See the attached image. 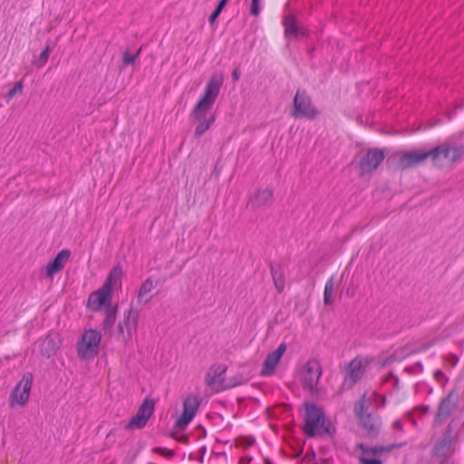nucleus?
Here are the masks:
<instances>
[{"label":"nucleus","instance_id":"1","mask_svg":"<svg viewBox=\"0 0 464 464\" xmlns=\"http://www.w3.org/2000/svg\"><path fill=\"white\" fill-rule=\"evenodd\" d=\"M224 82V77L221 72L211 74L205 90L198 102L194 106L190 118L198 121L194 131V137H201L215 122L216 115L211 113V109L219 94Z\"/></svg>","mask_w":464,"mask_h":464},{"label":"nucleus","instance_id":"2","mask_svg":"<svg viewBox=\"0 0 464 464\" xmlns=\"http://www.w3.org/2000/svg\"><path fill=\"white\" fill-rule=\"evenodd\" d=\"M303 408L304 410L303 416L304 424L302 427V430L308 438L316 436L333 437L335 434V427L321 408L313 402H305Z\"/></svg>","mask_w":464,"mask_h":464},{"label":"nucleus","instance_id":"3","mask_svg":"<svg viewBox=\"0 0 464 464\" xmlns=\"http://www.w3.org/2000/svg\"><path fill=\"white\" fill-rule=\"evenodd\" d=\"M353 411L365 436L371 440L376 439L381 431L382 420L378 416L367 412L363 398L354 403Z\"/></svg>","mask_w":464,"mask_h":464},{"label":"nucleus","instance_id":"4","mask_svg":"<svg viewBox=\"0 0 464 464\" xmlns=\"http://www.w3.org/2000/svg\"><path fill=\"white\" fill-rule=\"evenodd\" d=\"M320 114V111L314 106L312 98L305 90H297L294 100L291 116L295 119L314 120Z\"/></svg>","mask_w":464,"mask_h":464},{"label":"nucleus","instance_id":"5","mask_svg":"<svg viewBox=\"0 0 464 464\" xmlns=\"http://www.w3.org/2000/svg\"><path fill=\"white\" fill-rule=\"evenodd\" d=\"M431 159V150L401 151L388 158L387 163L394 165L396 169L405 170L415 167L427 160Z\"/></svg>","mask_w":464,"mask_h":464},{"label":"nucleus","instance_id":"6","mask_svg":"<svg viewBox=\"0 0 464 464\" xmlns=\"http://www.w3.org/2000/svg\"><path fill=\"white\" fill-rule=\"evenodd\" d=\"M140 312L132 305L124 312L123 318L117 326V339L128 344L137 331Z\"/></svg>","mask_w":464,"mask_h":464},{"label":"nucleus","instance_id":"7","mask_svg":"<svg viewBox=\"0 0 464 464\" xmlns=\"http://www.w3.org/2000/svg\"><path fill=\"white\" fill-rule=\"evenodd\" d=\"M102 335L94 329L84 332L77 343V353L81 359H91L98 354Z\"/></svg>","mask_w":464,"mask_h":464},{"label":"nucleus","instance_id":"8","mask_svg":"<svg viewBox=\"0 0 464 464\" xmlns=\"http://www.w3.org/2000/svg\"><path fill=\"white\" fill-rule=\"evenodd\" d=\"M33 374L25 372L20 382L16 384L10 394V405L14 407L15 404L24 406L30 397V392L33 384Z\"/></svg>","mask_w":464,"mask_h":464},{"label":"nucleus","instance_id":"9","mask_svg":"<svg viewBox=\"0 0 464 464\" xmlns=\"http://www.w3.org/2000/svg\"><path fill=\"white\" fill-rule=\"evenodd\" d=\"M431 160L435 165H440L442 160L451 162L459 160L464 153V143L459 146H450L446 143L431 149Z\"/></svg>","mask_w":464,"mask_h":464},{"label":"nucleus","instance_id":"10","mask_svg":"<svg viewBox=\"0 0 464 464\" xmlns=\"http://www.w3.org/2000/svg\"><path fill=\"white\" fill-rule=\"evenodd\" d=\"M154 412V401L146 398L139 407L136 414L132 416L130 421L125 425L126 430L142 429L148 423L150 416Z\"/></svg>","mask_w":464,"mask_h":464},{"label":"nucleus","instance_id":"11","mask_svg":"<svg viewBox=\"0 0 464 464\" xmlns=\"http://www.w3.org/2000/svg\"><path fill=\"white\" fill-rule=\"evenodd\" d=\"M322 375V366L318 360L311 359L306 362L302 372V381L304 388L309 391L316 389Z\"/></svg>","mask_w":464,"mask_h":464},{"label":"nucleus","instance_id":"12","mask_svg":"<svg viewBox=\"0 0 464 464\" xmlns=\"http://www.w3.org/2000/svg\"><path fill=\"white\" fill-rule=\"evenodd\" d=\"M385 158L384 150L381 149H370L361 158L359 168L362 174L371 173L375 170Z\"/></svg>","mask_w":464,"mask_h":464},{"label":"nucleus","instance_id":"13","mask_svg":"<svg viewBox=\"0 0 464 464\" xmlns=\"http://www.w3.org/2000/svg\"><path fill=\"white\" fill-rule=\"evenodd\" d=\"M459 396L455 391H450L447 396L441 399L435 415V422L442 424L450 416L458 403Z\"/></svg>","mask_w":464,"mask_h":464},{"label":"nucleus","instance_id":"14","mask_svg":"<svg viewBox=\"0 0 464 464\" xmlns=\"http://www.w3.org/2000/svg\"><path fill=\"white\" fill-rule=\"evenodd\" d=\"M199 406L196 396H188L183 401V412L181 417L176 421L175 427L184 429L193 420Z\"/></svg>","mask_w":464,"mask_h":464},{"label":"nucleus","instance_id":"15","mask_svg":"<svg viewBox=\"0 0 464 464\" xmlns=\"http://www.w3.org/2000/svg\"><path fill=\"white\" fill-rule=\"evenodd\" d=\"M111 295L109 286L102 285L89 296L87 306L92 311H99L104 305H111Z\"/></svg>","mask_w":464,"mask_h":464},{"label":"nucleus","instance_id":"16","mask_svg":"<svg viewBox=\"0 0 464 464\" xmlns=\"http://www.w3.org/2000/svg\"><path fill=\"white\" fill-rule=\"evenodd\" d=\"M283 24L285 27V37L287 39H299L308 34L304 27L299 26L297 19L293 14L285 15Z\"/></svg>","mask_w":464,"mask_h":464},{"label":"nucleus","instance_id":"17","mask_svg":"<svg viewBox=\"0 0 464 464\" xmlns=\"http://www.w3.org/2000/svg\"><path fill=\"white\" fill-rule=\"evenodd\" d=\"M286 350V344L282 343L272 353H268L263 362V368L260 374L262 376H270L273 374L278 362Z\"/></svg>","mask_w":464,"mask_h":464},{"label":"nucleus","instance_id":"18","mask_svg":"<svg viewBox=\"0 0 464 464\" xmlns=\"http://www.w3.org/2000/svg\"><path fill=\"white\" fill-rule=\"evenodd\" d=\"M70 256L71 251L69 249L61 250L55 257L47 264L45 276L47 277H53L54 274L62 271L65 263L69 260Z\"/></svg>","mask_w":464,"mask_h":464},{"label":"nucleus","instance_id":"19","mask_svg":"<svg viewBox=\"0 0 464 464\" xmlns=\"http://www.w3.org/2000/svg\"><path fill=\"white\" fill-rule=\"evenodd\" d=\"M406 445V442L393 443L389 446H374L369 447L363 443H357L355 450H360L363 455H380L383 452H390L394 449Z\"/></svg>","mask_w":464,"mask_h":464},{"label":"nucleus","instance_id":"20","mask_svg":"<svg viewBox=\"0 0 464 464\" xmlns=\"http://www.w3.org/2000/svg\"><path fill=\"white\" fill-rule=\"evenodd\" d=\"M274 285L278 293H282L285 285V269L281 263L271 262L269 264Z\"/></svg>","mask_w":464,"mask_h":464},{"label":"nucleus","instance_id":"21","mask_svg":"<svg viewBox=\"0 0 464 464\" xmlns=\"http://www.w3.org/2000/svg\"><path fill=\"white\" fill-rule=\"evenodd\" d=\"M273 201V191L269 188L258 189L250 198V204L253 208H259Z\"/></svg>","mask_w":464,"mask_h":464},{"label":"nucleus","instance_id":"22","mask_svg":"<svg viewBox=\"0 0 464 464\" xmlns=\"http://www.w3.org/2000/svg\"><path fill=\"white\" fill-rule=\"evenodd\" d=\"M364 370L362 361L357 358L352 360L348 365V372L345 377V382H350L351 384L356 383L363 375Z\"/></svg>","mask_w":464,"mask_h":464},{"label":"nucleus","instance_id":"23","mask_svg":"<svg viewBox=\"0 0 464 464\" xmlns=\"http://www.w3.org/2000/svg\"><path fill=\"white\" fill-rule=\"evenodd\" d=\"M59 348L56 337L53 334H47L40 343V353L43 356L50 358Z\"/></svg>","mask_w":464,"mask_h":464},{"label":"nucleus","instance_id":"24","mask_svg":"<svg viewBox=\"0 0 464 464\" xmlns=\"http://www.w3.org/2000/svg\"><path fill=\"white\" fill-rule=\"evenodd\" d=\"M214 372L211 375L209 372L206 376V383L208 386H212L215 383L221 384L224 387V384L227 382L224 377V373L227 371V366L223 364H219L216 367H212L210 369Z\"/></svg>","mask_w":464,"mask_h":464},{"label":"nucleus","instance_id":"25","mask_svg":"<svg viewBox=\"0 0 464 464\" xmlns=\"http://www.w3.org/2000/svg\"><path fill=\"white\" fill-rule=\"evenodd\" d=\"M451 432L452 428L449 425L444 431L441 440L435 446V451L437 454H445L451 447Z\"/></svg>","mask_w":464,"mask_h":464},{"label":"nucleus","instance_id":"26","mask_svg":"<svg viewBox=\"0 0 464 464\" xmlns=\"http://www.w3.org/2000/svg\"><path fill=\"white\" fill-rule=\"evenodd\" d=\"M118 306L107 305L105 307V317L103 320V330L105 332L111 331L115 324L117 318Z\"/></svg>","mask_w":464,"mask_h":464},{"label":"nucleus","instance_id":"27","mask_svg":"<svg viewBox=\"0 0 464 464\" xmlns=\"http://www.w3.org/2000/svg\"><path fill=\"white\" fill-rule=\"evenodd\" d=\"M122 269L120 265L113 266V268L109 273L104 286H109V289L112 291V287L117 284L121 285V277H122Z\"/></svg>","mask_w":464,"mask_h":464},{"label":"nucleus","instance_id":"28","mask_svg":"<svg viewBox=\"0 0 464 464\" xmlns=\"http://www.w3.org/2000/svg\"><path fill=\"white\" fill-rule=\"evenodd\" d=\"M154 288V284L151 279V277H148L140 286L139 293H138V301L140 303L144 302L147 304L151 297L145 298V295L151 292V290Z\"/></svg>","mask_w":464,"mask_h":464},{"label":"nucleus","instance_id":"29","mask_svg":"<svg viewBox=\"0 0 464 464\" xmlns=\"http://www.w3.org/2000/svg\"><path fill=\"white\" fill-rule=\"evenodd\" d=\"M334 277H331L325 284L324 292V302L325 304L330 305L334 303Z\"/></svg>","mask_w":464,"mask_h":464},{"label":"nucleus","instance_id":"30","mask_svg":"<svg viewBox=\"0 0 464 464\" xmlns=\"http://www.w3.org/2000/svg\"><path fill=\"white\" fill-rule=\"evenodd\" d=\"M228 0H220L218 4L217 5L214 11L211 13L208 18V22L213 24L217 18L219 16L220 13L224 9V7L227 5Z\"/></svg>","mask_w":464,"mask_h":464},{"label":"nucleus","instance_id":"31","mask_svg":"<svg viewBox=\"0 0 464 464\" xmlns=\"http://www.w3.org/2000/svg\"><path fill=\"white\" fill-rule=\"evenodd\" d=\"M245 381L243 375L238 373L227 381V382L224 384V389H231L233 387L241 385Z\"/></svg>","mask_w":464,"mask_h":464},{"label":"nucleus","instance_id":"32","mask_svg":"<svg viewBox=\"0 0 464 464\" xmlns=\"http://www.w3.org/2000/svg\"><path fill=\"white\" fill-rule=\"evenodd\" d=\"M426 348H427V347H423V348L418 349V350H416V351H412V352H411V353H417V352L423 351V350H425ZM410 354H411V353H406V354L401 355V356H399V355L397 354V352H396V353H394L393 354H392V355L388 356V357H387V358H386V359L382 362V366H384V365L389 364V363H391V362H395V361H399V360H401V358H405V357H407V356H408V355H410Z\"/></svg>","mask_w":464,"mask_h":464},{"label":"nucleus","instance_id":"33","mask_svg":"<svg viewBox=\"0 0 464 464\" xmlns=\"http://www.w3.org/2000/svg\"><path fill=\"white\" fill-rule=\"evenodd\" d=\"M50 52V46L46 45L43 52L40 53L38 59L35 61V63L38 67H42L47 63Z\"/></svg>","mask_w":464,"mask_h":464},{"label":"nucleus","instance_id":"34","mask_svg":"<svg viewBox=\"0 0 464 464\" xmlns=\"http://www.w3.org/2000/svg\"><path fill=\"white\" fill-rule=\"evenodd\" d=\"M152 452L160 454V456H163L168 459L173 458L176 455L174 450L162 447L153 448Z\"/></svg>","mask_w":464,"mask_h":464},{"label":"nucleus","instance_id":"35","mask_svg":"<svg viewBox=\"0 0 464 464\" xmlns=\"http://www.w3.org/2000/svg\"><path fill=\"white\" fill-rule=\"evenodd\" d=\"M23 91V82H17L13 88H11L6 96L8 99H12L14 95H16L17 93H20L22 92Z\"/></svg>","mask_w":464,"mask_h":464},{"label":"nucleus","instance_id":"36","mask_svg":"<svg viewBox=\"0 0 464 464\" xmlns=\"http://www.w3.org/2000/svg\"><path fill=\"white\" fill-rule=\"evenodd\" d=\"M423 371V365L421 362H418L412 366H409L405 368V372L411 373V374H416L419 372H422Z\"/></svg>","mask_w":464,"mask_h":464},{"label":"nucleus","instance_id":"37","mask_svg":"<svg viewBox=\"0 0 464 464\" xmlns=\"http://www.w3.org/2000/svg\"><path fill=\"white\" fill-rule=\"evenodd\" d=\"M260 13V0H251L250 14L257 16Z\"/></svg>","mask_w":464,"mask_h":464},{"label":"nucleus","instance_id":"38","mask_svg":"<svg viewBox=\"0 0 464 464\" xmlns=\"http://www.w3.org/2000/svg\"><path fill=\"white\" fill-rule=\"evenodd\" d=\"M360 464H382V461L379 459H369L366 457L359 458Z\"/></svg>","mask_w":464,"mask_h":464},{"label":"nucleus","instance_id":"39","mask_svg":"<svg viewBox=\"0 0 464 464\" xmlns=\"http://www.w3.org/2000/svg\"><path fill=\"white\" fill-rule=\"evenodd\" d=\"M122 62L125 66L133 63L135 62V56H132L128 51H125L122 54Z\"/></svg>","mask_w":464,"mask_h":464},{"label":"nucleus","instance_id":"40","mask_svg":"<svg viewBox=\"0 0 464 464\" xmlns=\"http://www.w3.org/2000/svg\"><path fill=\"white\" fill-rule=\"evenodd\" d=\"M172 437L183 444H187L188 442V438L187 435H184V434L180 435V436L172 435Z\"/></svg>","mask_w":464,"mask_h":464},{"label":"nucleus","instance_id":"41","mask_svg":"<svg viewBox=\"0 0 464 464\" xmlns=\"http://www.w3.org/2000/svg\"><path fill=\"white\" fill-rule=\"evenodd\" d=\"M232 80L234 82H237L240 77V72L238 68H235L232 72Z\"/></svg>","mask_w":464,"mask_h":464},{"label":"nucleus","instance_id":"42","mask_svg":"<svg viewBox=\"0 0 464 464\" xmlns=\"http://www.w3.org/2000/svg\"><path fill=\"white\" fill-rule=\"evenodd\" d=\"M245 440V444L246 447H250L252 445H254V443L256 442V440L254 437H246L244 439Z\"/></svg>","mask_w":464,"mask_h":464},{"label":"nucleus","instance_id":"43","mask_svg":"<svg viewBox=\"0 0 464 464\" xmlns=\"http://www.w3.org/2000/svg\"><path fill=\"white\" fill-rule=\"evenodd\" d=\"M389 376L394 380V388L398 389L400 382L399 378L393 372H390Z\"/></svg>","mask_w":464,"mask_h":464},{"label":"nucleus","instance_id":"44","mask_svg":"<svg viewBox=\"0 0 464 464\" xmlns=\"http://www.w3.org/2000/svg\"><path fill=\"white\" fill-rule=\"evenodd\" d=\"M392 426H393V428H394V429H397V430H402V423H401V421H400V420H395V421L392 423Z\"/></svg>","mask_w":464,"mask_h":464},{"label":"nucleus","instance_id":"45","mask_svg":"<svg viewBox=\"0 0 464 464\" xmlns=\"http://www.w3.org/2000/svg\"><path fill=\"white\" fill-rule=\"evenodd\" d=\"M421 410H422V412H423V413H426V412H428V411H429V410H430V406H428V405H422V406H421Z\"/></svg>","mask_w":464,"mask_h":464},{"label":"nucleus","instance_id":"46","mask_svg":"<svg viewBox=\"0 0 464 464\" xmlns=\"http://www.w3.org/2000/svg\"><path fill=\"white\" fill-rule=\"evenodd\" d=\"M440 375H443V372H442L440 370H439V371H437V372H435V377H437V378H438V376H440Z\"/></svg>","mask_w":464,"mask_h":464},{"label":"nucleus","instance_id":"47","mask_svg":"<svg viewBox=\"0 0 464 464\" xmlns=\"http://www.w3.org/2000/svg\"><path fill=\"white\" fill-rule=\"evenodd\" d=\"M140 49H139L134 54H131L132 56H135V59L140 55Z\"/></svg>","mask_w":464,"mask_h":464},{"label":"nucleus","instance_id":"48","mask_svg":"<svg viewBox=\"0 0 464 464\" xmlns=\"http://www.w3.org/2000/svg\"><path fill=\"white\" fill-rule=\"evenodd\" d=\"M266 464H273L272 461L269 459H265Z\"/></svg>","mask_w":464,"mask_h":464},{"label":"nucleus","instance_id":"49","mask_svg":"<svg viewBox=\"0 0 464 464\" xmlns=\"http://www.w3.org/2000/svg\"><path fill=\"white\" fill-rule=\"evenodd\" d=\"M440 464H450V463H449V461H448L447 459H445V460H442V461L440 462Z\"/></svg>","mask_w":464,"mask_h":464},{"label":"nucleus","instance_id":"50","mask_svg":"<svg viewBox=\"0 0 464 464\" xmlns=\"http://www.w3.org/2000/svg\"><path fill=\"white\" fill-rule=\"evenodd\" d=\"M312 456H313V459L315 458V453L314 451L312 452Z\"/></svg>","mask_w":464,"mask_h":464},{"label":"nucleus","instance_id":"51","mask_svg":"<svg viewBox=\"0 0 464 464\" xmlns=\"http://www.w3.org/2000/svg\"><path fill=\"white\" fill-rule=\"evenodd\" d=\"M215 172H216V175H218V172L217 167L215 168Z\"/></svg>","mask_w":464,"mask_h":464},{"label":"nucleus","instance_id":"52","mask_svg":"<svg viewBox=\"0 0 464 464\" xmlns=\"http://www.w3.org/2000/svg\"><path fill=\"white\" fill-rule=\"evenodd\" d=\"M215 172H216V175H218V172L217 167L215 168Z\"/></svg>","mask_w":464,"mask_h":464}]
</instances>
